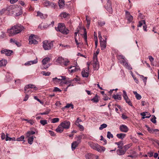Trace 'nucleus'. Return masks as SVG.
<instances>
[{"instance_id": "nucleus-21", "label": "nucleus", "mask_w": 159, "mask_h": 159, "mask_svg": "<svg viewBox=\"0 0 159 159\" xmlns=\"http://www.w3.org/2000/svg\"><path fill=\"white\" fill-rule=\"evenodd\" d=\"M64 61V59L61 57H59L56 60V61L59 64H61Z\"/></svg>"}, {"instance_id": "nucleus-50", "label": "nucleus", "mask_w": 159, "mask_h": 159, "mask_svg": "<svg viewBox=\"0 0 159 159\" xmlns=\"http://www.w3.org/2000/svg\"><path fill=\"white\" fill-rule=\"evenodd\" d=\"M40 123L43 125H44L48 123L47 120H41L40 121Z\"/></svg>"}, {"instance_id": "nucleus-59", "label": "nucleus", "mask_w": 159, "mask_h": 159, "mask_svg": "<svg viewBox=\"0 0 159 159\" xmlns=\"http://www.w3.org/2000/svg\"><path fill=\"white\" fill-rule=\"evenodd\" d=\"M123 97L124 98V99H125L126 98H128L127 93H126V91L125 90L123 91Z\"/></svg>"}, {"instance_id": "nucleus-6", "label": "nucleus", "mask_w": 159, "mask_h": 159, "mask_svg": "<svg viewBox=\"0 0 159 159\" xmlns=\"http://www.w3.org/2000/svg\"><path fill=\"white\" fill-rule=\"evenodd\" d=\"M117 58L118 59H122V60L120 61V62L127 69L129 70H131L132 67L128 64L126 61V60L125 59V57L122 55H118L117 56Z\"/></svg>"}, {"instance_id": "nucleus-60", "label": "nucleus", "mask_w": 159, "mask_h": 159, "mask_svg": "<svg viewBox=\"0 0 159 159\" xmlns=\"http://www.w3.org/2000/svg\"><path fill=\"white\" fill-rule=\"evenodd\" d=\"M146 127L147 128V130L148 131V132H149L150 133H153V129H151L150 127H148V126L146 125Z\"/></svg>"}, {"instance_id": "nucleus-9", "label": "nucleus", "mask_w": 159, "mask_h": 159, "mask_svg": "<svg viewBox=\"0 0 159 159\" xmlns=\"http://www.w3.org/2000/svg\"><path fill=\"white\" fill-rule=\"evenodd\" d=\"M105 39H103L102 41V38L101 36H100V46L101 47L102 50H103L105 49L106 47V40L107 38L106 36H105Z\"/></svg>"}, {"instance_id": "nucleus-22", "label": "nucleus", "mask_w": 159, "mask_h": 159, "mask_svg": "<svg viewBox=\"0 0 159 159\" xmlns=\"http://www.w3.org/2000/svg\"><path fill=\"white\" fill-rule=\"evenodd\" d=\"M84 33V39L85 41V43L86 44L88 45V43H87V32L86 31V29L85 28H83Z\"/></svg>"}, {"instance_id": "nucleus-31", "label": "nucleus", "mask_w": 159, "mask_h": 159, "mask_svg": "<svg viewBox=\"0 0 159 159\" xmlns=\"http://www.w3.org/2000/svg\"><path fill=\"white\" fill-rule=\"evenodd\" d=\"M133 93L135 95L136 99L138 100H140L141 99V96L139 94H138L136 91H133Z\"/></svg>"}, {"instance_id": "nucleus-23", "label": "nucleus", "mask_w": 159, "mask_h": 159, "mask_svg": "<svg viewBox=\"0 0 159 159\" xmlns=\"http://www.w3.org/2000/svg\"><path fill=\"white\" fill-rule=\"evenodd\" d=\"M50 60V58L46 57L44 58L42 61V63L43 65H45L49 62Z\"/></svg>"}, {"instance_id": "nucleus-46", "label": "nucleus", "mask_w": 159, "mask_h": 159, "mask_svg": "<svg viewBox=\"0 0 159 159\" xmlns=\"http://www.w3.org/2000/svg\"><path fill=\"white\" fill-rule=\"evenodd\" d=\"M138 75L141 77V78L142 79V80H143L144 82L145 83V84H146V82H147V77H144L143 75H141L139 74Z\"/></svg>"}, {"instance_id": "nucleus-1", "label": "nucleus", "mask_w": 159, "mask_h": 159, "mask_svg": "<svg viewBox=\"0 0 159 159\" xmlns=\"http://www.w3.org/2000/svg\"><path fill=\"white\" fill-rule=\"evenodd\" d=\"M24 29V27L21 25H15L8 31L9 35L10 36H14L20 32Z\"/></svg>"}, {"instance_id": "nucleus-20", "label": "nucleus", "mask_w": 159, "mask_h": 159, "mask_svg": "<svg viewBox=\"0 0 159 159\" xmlns=\"http://www.w3.org/2000/svg\"><path fill=\"white\" fill-rule=\"evenodd\" d=\"M126 134L123 133H120L117 134L116 136L117 137L121 140L123 139L126 136Z\"/></svg>"}, {"instance_id": "nucleus-2", "label": "nucleus", "mask_w": 159, "mask_h": 159, "mask_svg": "<svg viewBox=\"0 0 159 159\" xmlns=\"http://www.w3.org/2000/svg\"><path fill=\"white\" fill-rule=\"evenodd\" d=\"M102 3L105 4L104 7L109 13L111 14L113 12L111 6V2L110 0H101Z\"/></svg>"}, {"instance_id": "nucleus-12", "label": "nucleus", "mask_w": 159, "mask_h": 159, "mask_svg": "<svg viewBox=\"0 0 159 159\" xmlns=\"http://www.w3.org/2000/svg\"><path fill=\"white\" fill-rule=\"evenodd\" d=\"M85 157L87 159H98V157L91 153H89L85 155Z\"/></svg>"}, {"instance_id": "nucleus-3", "label": "nucleus", "mask_w": 159, "mask_h": 159, "mask_svg": "<svg viewBox=\"0 0 159 159\" xmlns=\"http://www.w3.org/2000/svg\"><path fill=\"white\" fill-rule=\"evenodd\" d=\"M99 52V49H98L96 53L94 52L93 57L92 64L95 70H98L99 68V62L97 57Z\"/></svg>"}, {"instance_id": "nucleus-38", "label": "nucleus", "mask_w": 159, "mask_h": 159, "mask_svg": "<svg viewBox=\"0 0 159 159\" xmlns=\"http://www.w3.org/2000/svg\"><path fill=\"white\" fill-rule=\"evenodd\" d=\"M70 107H71L72 109H73L74 108V106L73 104L71 103H68L67 104L66 106L63 109H64L65 108H69Z\"/></svg>"}, {"instance_id": "nucleus-16", "label": "nucleus", "mask_w": 159, "mask_h": 159, "mask_svg": "<svg viewBox=\"0 0 159 159\" xmlns=\"http://www.w3.org/2000/svg\"><path fill=\"white\" fill-rule=\"evenodd\" d=\"M69 70L68 71L70 73L75 72L78 70V69L75 66H70L69 68Z\"/></svg>"}, {"instance_id": "nucleus-55", "label": "nucleus", "mask_w": 159, "mask_h": 159, "mask_svg": "<svg viewBox=\"0 0 159 159\" xmlns=\"http://www.w3.org/2000/svg\"><path fill=\"white\" fill-rule=\"evenodd\" d=\"M86 20L87 22V28H89L90 23V20L88 18L87 16H86Z\"/></svg>"}, {"instance_id": "nucleus-25", "label": "nucleus", "mask_w": 159, "mask_h": 159, "mask_svg": "<svg viewBox=\"0 0 159 159\" xmlns=\"http://www.w3.org/2000/svg\"><path fill=\"white\" fill-rule=\"evenodd\" d=\"M115 144L118 145V147L119 148H121V149L123 148V143L122 141H120L118 142H116L115 143Z\"/></svg>"}, {"instance_id": "nucleus-30", "label": "nucleus", "mask_w": 159, "mask_h": 159, "mask_svg": "<svg viewBox=\"0 0 159 159\" xmlns=\"http://www.w3.org/2000/svg\"><path fill=\"white\" fill-rule=\"evenodd\" d=\"M7 62V60L2 59L0 61V66H5Z\"/></svg>"}, {"instance_id": "nucleus-40", "label": "nucleus", "mask_w": 159, "mask_h": 159, "mask_svg": "<svg viewBox=\"0 0 159 159\" xmlns=\"http://www.w3.org/2000/svg\"><path fill=\"white\" fill-rule=\"evenodd\" d=\"M141 116H143L142 117L143 119H144L145 118H149L151 116V115L149 114V116H146V115L145 114V113L144 112L141 113Z\"/></svg>"}, {"instance_id": "nucleus-33", "label": "nucleus", "mask_w": 159, "mask_h": 159, "mask_svg": "<svg viewBox=\"0 0 159 159\" xmlns=\"http://www.w3.org/2000/svg\"><path fill=\"white\" fill-rule=\"evenodd\" d=\"M6 140L7 141H16V138L15 137L10 138L8 136V134H7L6 137Z\"/></svg>"}, {"instance_id": "nucleus-42", "label": "nucleus", "mask_w": 159, "mask_h": 159, "mask_svg": "<svg viewBox=\"0 0 159 159\" xmlns=\"http://www.w3.org/2000/svg\"><path fill=\"white\" fill-rule=\"evenodd\" d=\"M10 42L11 43H13L16 44L18 46H19L20 43L19 42L13 40L12 39H11L10 40Z\"/></svg>"}, {"instance_id": "nucleus-19", "label": "nucleus", "mask_w": 159, "mask_h": 159, "mask_svg": "<svg viewBox=\"0 0 159 159\" xmlns=\"http://www.w3.org/2000/svg\"><path fill=\"white\" fill-rule=\"evenodd\" d=\"M79 144L76 141L73 142L71 144V149L72 151H74L78 146Z\"/></svg>"}, {"instance_id": "nucleus-45", "label": "nucleus", "mask_w": 159, "mask_h": 159, "mask_svg": "<svg viewBox=\"0 0 159 159\" xmlns=\"http://www.w3.org/2000/svg\"><path fill=\"white\" fill-rule=\"evenodd\" d=\"M124 99L125 100L126 102L128 103L129 105L131 106H132V103L128 98H126L125 99Z\"/></svg>"}, {"instance_id": "nucleus-43", "label": "nucleus", "mask_w": 159, "mask_h": 159, "mask_svg": "<svg viewBox=\"0 0 159 159\" xmlns=\"http://www.w3.org/2000/svg\"><path fill=\"white\" fill-rule=\"evenodd\" d=\"M145 24V22L144 20H142L139 21V25H138V27H141L143 25V24Z\"/></svg>"}, {"instance_id": "nucleus-10", "label": "nucleus", "mask_w": 159, "mask_h": 159, "mask_svg": "<svg viewBox=\"0 0 159 159\" xmlns=\"http://www.w3.org/2000/svg\"><path fill=\"white\" fill-rule=\"evenodd\" d=\"M35 36L34 35H31L29 38V44H37L38 43L37 41L35 39Z\"/></svg>"}, {"instance_id": "nucleus-24", "label": "nucleus", "mask_w": 159, "mask_h": 159, "mask_svg": "<svg viewBox=\"0 0 159 159\" xmlns=\"http://www.w3.org/2000/svg\"><path fill=\"white\" fill-rule=\"evenodd\" d=\"M81 74L82 76L84 77H87L89 75V74L87 70H83L81 72Z\"/></svg>"}, {"instance_id": "nucleus-35", "label": "nucleus", "mask_w": 159, "mask_h": 159, "mask_svg": "<svg viewBox=\"0 0 159 159\" xmlns=\"http://www.w3.org/2000/svg\"><path fill=\"white\" fill-rule=\"evenodd\" d=\"M82 136H80V135L77 136L75 138V139L77 140V141H76L80 144L81 142V139L82 138Z\"/></svg>"}, {"instance_id": "nucleus-52", "label": "nucleus", "mask_w": 159, "mask_h": 159, "mask_svg": "<svg viewBox=\"0 0 159 159\" xmlns=\"http://www.w3.org/2000/svg\"><path fill=\"white\" fill-rule=\"evenodd\" d=\"M56 4L54 2H50L49 6L55 8L56 6Z\"/></svg>"}, {"instance_id": "nucleus-27", "label": "nucleus", "mask_w": 159, "mask_h": 159, "mask_svg": "<svg viewBox=\"0 0 159 159\" xmlns=\"http://www.w3.org/2000/svg\"><path fill=\"white\" fill-rule=\"evenodd\" d=\"M61 18H65L69 16V14L65 12H63L59 16Z\"/></svg>"}, {"instance_id": "nucleus-62", "label": "nucleus", "mask_w": 159, "mask_h": 159, "mask_svg": "<svg viewBox=\"0 0 159 159\" xmlns=\"http://www.w3.org/2000/svg\"><path fill=\"white\" fill-rule=\"evenodd\" d=\"M24 120L27 121L28 123H29L31 125H33L34 123V122L33 120H28L27 119H24Z\"/></svg>"}, {"instance_id": "nucleus-18", "label": "nucleus", "mask_w": 159, "mask_h": 159, "mask_svg": "<svg viewBox=\"0 0 159 159\" xmlns=\"http://www.w3.org/2000/svg\"><path fill=\"white\" fill-rule=\"evenodd\" d=\"M125 152L126 151L123 150L121 148L118 149L116 151L117 154L120 156L124 155Z\"/></svg>"}, {"instance_id": "nucleus-14", "label": "nucleus", "mask_w": 159, "mask_h": 159, "mask_svg": "<svg viewBox=\"0 0 159 159\" xmlns=\"http://www.w3.org/2000/svg\"><path fill=\"white\" fill-rule=\"evenodd\" d=\"M90 145L91 147L93 149L98 152L99 151V146L98 144L92 143L90 144Z\"/></svg>"}, {"instance_id": "nucleus-47", "label": "nucleus", "mask_w": 159, "mask_h": 159, "mask_svg": "<svg viewBox=\"0 0 159 159\" xmlns=\"http://www.w3.org/2000/svg\"><path fill=\"white\" fill-rule=\"evenodd\" d=\"M131 145L132 144L131 143L125 145L124 147V148L125 149L124 150L126 151V150L131 146Z\"/></svg>"}, {"instance_id": "nucleus-28", "label": "nucleus", "mask_w": 159, "mask_h": 159, "mask_svg": "<svg viewBox=\"0 0 159 159\" xmlns=\"http://www.w3.org/2000/svg\"><path fill=\"white\" fill-rule=\"evenodd\" d=\"M112 98L116 100H120L121 99V95L119 94H114L112 96Z\"/></svg>"}, {"instance_id": "nucleus-53", "label": "nucleus", "mask_w": 159, "mask_h": 159, "mask_svg": "<svg viewBox=\"0 0 159 159\" xmlns=\"http://www.w3.org/2000/svg\"><path fill=\"white\" fill-rule=\"evenodd\" d=\"M107 127V125L106 124H103L101 125L100 126V130H102L103 129L106 128Z\"/></svg>"}, {"instance_id": "nucleus-7", "label": "nucleus", "mask_w": 159, "mask_h": 159, "mask_svg": "<svg viewBox=\"0 0 159 159\" xmlns=\"http://www.w3.org/2000/svg\"><path fill=\"white\" fill-rule=\"evenodd\" d=\"M32 89H33L34 90H36L37 88L34 85L32 84H29L26 85L24 88L25 93H31L33 91Z\"/></svg>"}, {"instance_id": "nucleus-5", "label": "nucleus", "mask_w": 159, "mask_h": 159, "mask_svg": "<svg viewBox=\"0 0 159 159\" xmlns=\"http://www.w3.org/2000/svg\"><path fill=\"white\" fill-rule=\"evenodd\" d=\"M35 134V132L32 131H29L26 133V138H28V143L31 145L33 143V141L34 138L35 137L33 135H32Z\"/></svg>"}, {"instance_id": "nucleus-64", "label": "nucleus", "mask_w": 159, "mask_h": 159, "mask_svg": "<svg viewBox=\"0 0 159 159\" xmlns=\"http://www.w3.org/2000/svg\"><path fill=\"white\" fill-rule=\"evenodd\" d=\"M54 92H61V90L57 87H55L53 90Z\"/></svg>"}, {"instance_id": "nucleus-29", "label": "nucleus", "mask_w": 159, "mask_h": 159, "mask_svg": "<svg viewBox=\"0 0 159 159\" xmlns=\"http://www.w3.org/2000/svg\"><path fill=\"white\" fill-rule=\"evenodd\" d=\"M58 4L59 7L60 8H63L64 6V0H59Z\"/></svg>"}, {"instance_id": "nucleus-8", "label": "nucleus", "mask_w": 159, "mask_h": 159, "mask_svg": "<svg viewBox=\"0 0 159 159\" xmlns=\"http://www.w3.org/2000/svg\"><path fill=\"white\" fill-rule=\"evenodd\" d=\"M43 47L45 50H49L53 47V43L52 42L45 40L43 42Z\"/></svg>"}, {"instance_id": "nucleus-26", "label": "nucleus", "mask_w": 159, "mask_h": 159, "mask_svg": "<svg viewBox=\"0 0 159 159\" xmlns=\"http://www.w3.org/2000/svg\"><path fill=\"white\" fill-rule=\"evenodd\" d=\"M94 39L95 43V48H96L98 46V41L97 40V33L95 32H94Z\"/></svg>"}, {"instance_id": "nucleus-4", "label": "nucleus", "mask_w": 159, "mask_h": 159, "mask_svg": "<svg viewBox=\"0 0 159 159\" xmlns=\"http://www.w3.org/2000/svg\"><path fill=\"white\" fill-rule=\"evenodd\" d=\"M57 30L66 35L69 32V30L68 29L66 28L65 24L62 23L58 24Z\"/></svg>"}, {"instance_id": "nucleus-17", "label": "nucleus", "mask_w": 159, "mask_h": 159, "mask_svg": "<svg viewBox=\"0 0 159 159\" xmlns=\"http://www.w3.org/2000/svg\"><path fill=\"white\" fill-rule=\"evenodd\" d=\"M64 128L61 126V124L58 125L57 128L56 129V131L58 133H61L63 131Z\"/></svg>"}, {"instance_id": "nucleus-13", "label": "nucleus", "mask_w": 159, "mask_h": 159, "mask_svg": "<svg viewBox=\"0 0 159 159\" xmlns=\"http://www.w3.org/2000/svg\"><path fill=\"white\" fill-rule=\"evenodd\" d=\"M12 52V51L10 50L4 49L1 51L2 54H4L7 56H10Z\"/></svg>"}, {"instance_id": "nucleus-48", "label": "nucleus", "mask_w": 159, "mask_h": 159, "mask_svg": "<svg viewBox=\"0 0 159 159\" xmlns=\"http://www.w3.org/2000/svg\"><path fill=\"white\" fill-rule=\"evenodd\" d=\"M93 102L97 103L98 102V97L96 96L93 99H92L91 100Z\"/></svg>"}, {"instance_id": "nucleus-63", "label": "nucleus", "mask_w": 159, "mask_h": 159, "mask_svg": "<svg viewBox=\"0 0 159 159\" xmlns=\"http://www.w3.org/2000/svg\"><path fill=\"white\" fill-rule=\"evenodd\" d=\"M82 122V120L80 119V118H78L75 121V124L76 125V123L79 124V122Z\"/></svg>"}, {"instance_id": "nucleus-54", "label": "nucleus", "mask_w": 159, "mask_h": 159, "mask_svg": "<svg viewBox=\"0 0 159 159\" xmlns=\"http://www.w3.org/2000/svg\"><path fill=\"white\" fill-rule=\"evenodd\" d=\"M69 63V61L67 59L66 60L64 59V62L63 63L64 66H66L68 65Z\"/></svg>"}, {"instance_id": "nucleus-32", "label": "nucleus", "mask_w": 159, "mask_h": 159, "mask_svg": "<svg viewBox=\"0 0 159 159\" xmlns=\"http://www.w3.org/2000/svg\"><path fill=\"white\" fill-rule=\"evenodd\" d=\"M16 9L19 11L18 13H16V16H19L22 14V9L20 7H18Z\"/></svg>"}, {"instance_id": "nucleus-58", "label": "nucleus", "mask_w": 159, "mask_h": 159, "mask_svg": "<svg viewBox=\"0 0 159 159\" xmlns=\"http://www.w3.org/2000/svg\"><path fill=\"white\" fill-rule=\"evenodd\" d=\"M100 137L101 139H100V140H102L104 142V143L103 144V145H105L106 144L107 142V140L104 138L102 136H101Z\"/></svg>"}, {"instance_id": "nucleus-37", "label": "nucleus", "mask_w": 159, "mask_h": 159, "mask_svg": "<svg viewBox=\"0 0 159 159\" xmlns=\"http://www.w3.org/2000/svg\"><path fill=\"white\" fill-rule=\"evenodd\" d=\"M100 93H101L104 96L103 99L104 100H107L109 98L107 96V95L104 93V91H100Z\"/></svg>"}, {"instance_id": "nucleus-41", "label": "nucleus", "mask_w": 159, "mask_h": 159, "mask_svg": "<svg viewBox=\"0 0 159 159\" xmlns=\"http://www.w3.org/2000/svg\"><path fill=\"white\" fill-rule=\"evenodd\" d=\"M25 139V137L24 135H22L20 137L17 138L16 139V140L17 141H23L24 142L25 141V140H24V139Z\"/></svg>"}, {"instance_id": "nucleus-36", "label": "nucleus", "mask_w": 159, "mask_h": 159, "mask_svg": "<svg viewBox=\"0 0 159 159\" xmlns=\"http://www.w3.org/2000/svg\"><path fill=\"white\" fill-rule=\"evenodd\" d=\"M50 2L47 0H44L43 1V4L44 6L48 7L49 6Z\"/></svg>"}, {"instance_id": "nucleus-57", "label": "nucleus", "mask_w": 159, "mask_h": 159, "mask_svg": "<svg viewBox=\"0 0 159 159\" xmlns=\"http://www.w3.org/2000/svg\"><path fill=\"white\" fill-rule=\"evenodd\" d=\"M37 16H39L41 18H44L43 14L39 11L37 12Z\"/></svg>"}, {"instance_id": "nucleus-11", "label": "nucleus", "mask_w": 159, "mask_h": 159, "mask_svg": "<svg viewBox=\"0 0 159 159\" xmlns=\"http://www.w3.org/2000/svg\"><path fill=\"white\" fill-rule=\"evenodd\" d=\"M61 124L64 129H68L69 128L70 123V121L67 120H65L62 122Z\"/></svg>"}, {"instance_id": "nucleus-15", "label": "nucleus", "mask_w": 159, "mask_h": 159, "mask_svg": "<svg viewBox=\"0 0 159 159\" xmlns=\"http://www.w3.org/2000/svg\"><path fill=\"white\" fill-rule=\"evenodd\" d=\"M120 129L121 131L126 133L128 131L127 127L124 125H121L120 127Z\"/></svg>"}, {"instance_id": "nucleus-56", "label": "nucleus", "mask_w": 159, "mask_h": 159, "mask_svg": "<svg viewBox=\"0 0 159 159\" xmlns=\"http://www.w3.org/2000/svg\"><path fill=\"white\" fill-rule=\"evenodd\" d=\"M53 81L55 82H59L60 81H61L60 79H58L56 77L55 78H53L52 79Z\"/></svg>"}, {"instance_id": "nucleus-61", "label": "nucleus", "mask_w": 159, "mask_h": 159, "mask_svg": "<svg viewBox=\"0 0 159 159\" xmlns=\"http://www.w3.org/2000/svg\"><path fill=\"white\" fill-rule=\"evenodd\" d=\"M76 125L78 126L79 128L81 130H83L84 129V127L83 126L80 125V124H77L76 123Z\"/></svg>"}, {"instance_id": "nucleus-44", "label": "nucleus", "mask_w": 159, "mask_h": 159, "mask_svg": "<svg viewBox=\"0 0 159 159\" xmlns=\"http://www.w3.org/2000/svg\"><path fill=\"white\" fill-rule=\"evenodd\" d=\"M107 137L108 138L110 139L111 138H113V136L110 132L108 131L107 133Z\"/></svg>"}, {"instance_id": "nucleus-51", "label": "nucleus", "mask_w": 159, "mask_h": 159, "mask_svg": "<svg viewBox=\"0 0 159 159\" xmlns=\"http://www.w3.org/2000/svg\"><path fill=\"white\" fill-rule=\"evenodd\" d=\"M152 116L153 117L151 119V121L153 123H156V117L154 115H152Z\"/></svg>"}, {"instance_id": "nucleus-34", "label": "nucleus", "mask_w": 159, "mask_h": 159, "mask_svg": "<svg viewBox=\"0 0 159 159\" xmlns=\"http://www.w3.org/2000/svg\"><path fill=\"white\" fill-rule=\"evenodd\" d=\"M37 62H38L37 60V59H35L34 61H29L27 63H25V64H29V65H31L33 64H36Z\"/></svg>"}, {"instance_id": "nucleus-49", "label": "nucleus", "mask_w": 159, "mask_h": 159, "mask_svg": "<svg viewBox=\"0 0 159 159\" xmlns=\"http://www.w3.org/2000/svg\"><path fill=\"white\" fill-rule=\"evenodd\" d=\"M59 120V119L58 118H56L52 119V122L53 123L58 122Z\"/></svg>"}, {"instance_id": "nucleus-39", "label": "nucleus", "mask_w": 159, "mask_h": 159, "mask_svg": "<svg viewBox=\"0 0 159 159\" xmlns=\"http://www.w3.org/2000/svg\"><path fill=\"white\" fill-rule=\"evenodd\" d=\"M126 18L129 23L132 22L133 20V17L131 15L127 16Z\"/></svg>"}]
</instances>
